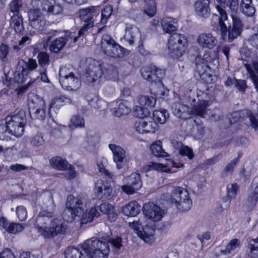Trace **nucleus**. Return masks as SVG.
I'll use <instances>...</instances> for the list:
<instances>
[{
	"instance_id": "24",
	"label": "nucleus",
	"mask_w": 258,
	"mask_h": 258,
	"mask_svg": "<svg viewBox=\"0 0 258 258\" xmlns=\"http://www.w3.org/2000/svg\"><path fill=\"white\" fill-rule=\"evenodd\" d=\"M116 106L112 109V112L117 116L120 117L128 114L131 111L130 102L125 100H118L116 101Z\"/></svg>"
},
{
	"instance_id": "60",
	"label": "nucleus",
	"mask_w": 258,
	"mask_h": 258,
	"mask_svg": "<svg viewBox=\"0 0 258 258\" xmlns=\"http://www.w3.org/2000/svg\"><path fill=\"white\" fill-rule=\"evenodd\" d=\"M87 101L89 105L91 107L94 108H99L100 107V102L101 101L95 95H93L91 96L88 97Z\"/></svg>"
},
{
	"instance_id": "30",
	"label": "nucleus",
	"mask_w": 258,
	"mask_h": 258,
	"mask_svg": "<svg viewBox=\"0 0 258 258\" xmlns=\"http://www.w3.org/2000/svg\"><path fill=\"white\" fill-rule=\"evenodd\" d=\"M140 210L141 206L136 201L130 202L122 208L123 214L127 216L135 217L140 213Z\"/></svg>"
},
{
	"instance_id": "62",
	"label": "nucleus",
	"mask_w": 258,
	"mask_h": 258,
	"mask_svg": "<svg viewBox=\"0 0 258 258\" xmlns=\"http://www.w3.org/2000/svg\"><path fill=\"white\" fill-rule=\"evenodd\" d=\"M16 214L21 221H25L27 218V212L26 209L22 206H18L16 209Z\"/></svg>"
},
{
	"instance_id": "37",
	"label": "nucleus",
	"mask_w": 258,
	"mask_h": 258,
	"mask_svg": "<svg viewBox=\"0 0 258 258\" xmlns=\"http://www.w3.org/2000/svg\"><path fill=\"white\" fill-rule=\"evenodd\" d=\"M51 165L59 170H66L69 165L68 162L60 157L52 158L50 160Z\"/></svg>"
},
{
	"instance_id": "32",
	"label": "nucleus",
	"mask_w": 258,
	"mask_h": 258,
	"mask_svg": "<svg viewBox=\"0 0 258 258\" xmlns=\"http://www.w3.org/2000/svg\"><path fill=\"white\" fill-rule=\"evenodd\" d=\"M18 63L20 64V68H22V70L26 72L28 75L38 68L36 60L31 58H28L27 61L21 59L19 61Z\"/></svg>"
},
{
	"instance_id": "34",
	"label": "nucleus",
	"mask_w": 258,
	"mask_h": 258,
	"mask_svg": "<svg viewBox=\"0 0 258 258\" xmlns=\"http://www.w3.org/2000/svg\"><path fill=\"white\" fill-rule=\"evenodd\" d=\"M29 78V75L26 72L22 70V68H20V64L18 63L17 67V70L14 74V77L13 80H11V82L9 83H6V85L9 86L12 84V82L17 84H22L25 83Z\"/></svg>"
},
{
	"instance_id": "58",
	"label": "nucleus",
	"mask_w": 258,
	"mask_h": 258,
	"mask_svg": "<svg viewBox=\"0 0 258 258\" xmlns=\"http://www.w3.org/2000/svg\"><path fill=\"white\" fill-rule=\"evenodd\" d=\"M239 159L238 157L234 158L224 168L223 172L226 175L231 174L233 172L236 164L239 162Z\"/></svg>"
},
{
	"instance_id": "63",
	"label": "nucleus",
	"mask_w": 258,
	"mask_h": 258,
	"mask_svg": "<svg viewBox=\"0 0 258 258\" xmlns=\"http://www.w3.org/2000/svg\"><path fill=\"white\" fill-rule=\"evenodd\" d=\"M9 51V47L8 45L2 43L0 45V59L3 61L7 60V55Z\"/></svg>"
},
{
	"instance_id": "8",
	"label": "nucleus",
	"mask_w": 258,
	"mask_h": 258,
	"mask_svg": "<svg viewBox=\"0 0 258 258\" xmlns=\"http://www.w3.org/2000/svg\"><path fill=\"white\" fill-rule=\"evenodd\" d=\"M171 204L180 212L187 211L190 209L192 205V201L189 197L186 189L180 187H175L170 196Z\"/></svg>"
},
{
	"instance_id": "48",
	"label": "nucleus",
	"mask_w": 258,
	"mask_h": 258,
	"mask_svg": "<svg viewBox=\"0 0 258 258\" xmlns=\"http://www.w3.org/2000/svg\"><path fill=\"white\" fill-rule=\"evenodd\" d=\"M216 1L220 5L219 6L221 8L227 7L233 12L237 10L239 6L238 0H217Z\"/></svg>"
},
{
	"instance_id": "18",
	"label": "nucleus",
	"mask_w": 258,
	"mask_h": 258,
	"mask_svg": "<svg viewBox=\"0 0 258 258\" xmlns=\"http://www.w3.org/2000/svg\"><path fill=\"white\" fill-rule=\"evenodd\" d=\"M61 87L68 91H76L81 85L80 78L75 74L59 81Z\"/></svg>"
},
{
	"instance_id": "42",
	"label": "nucleus",
	"mask_w": 258,
	"mask_h": 258,
	"mask_svg": "<svg viewBox=\"0 0 258 258\" xmlns=\"http://www.w3.org/2000/svg\"><path fill=\"white\" fill-rule=\"evenodd\" d=\"M161 25L164 31L167 33L170 34L176 30L175 23L170 18L164 19Z\"/></svg>"
},
{
	"instance_id": "38",
	"label": "nucleus",
	"mask_w": 258,
	"mask_h": 258,
	"mask_svg": "<svg viewBox=\"0 0 258 258\" xmlns=\"http://www.w3.org/2000/svg\"><path fill=\"white\" fill-rule=\"evenodd\" d=\"M153 116L154 121L161 124L164 123L169 117V113L164 109L153 111Z\"/></svg>"
},
{
	"instance_id": "12",
	"label": "nucleus",
	"mask_w": 258,
	"mask_h": 258,
	"mask_svg": "<svg viewBox=\"0 0 258 258\" xmlns=\"http://www.w3.org/2000/svg\"><path fill=\"white\" fill-rule=\"evenodd\" d=\"M142 77L151 83L162 84V80L165 75V71L155 66L144 67L141 69Z\"/></svg>"
},
{
	"instance_id": "2",
	"label": "nucleus",
	"mask_w": 258,
	"mask_h": 258,
	"mask_svg": "<svg viewBox=\"0 0 258 258\" xmlns=\"http://www.w3.org/2000/svg\"><path fill=\"white\" fill-rule=\"evenodd\" d=\"M44 204L45 206L40 213L38 220L44 221V223L42 226H38L37 229L38 232L45 238H52L58 234L62 233L64 231V228L61 220L57 218L50 221L48 227L44 225H46V221H48L49 218L52 217L55 210V205L51 195Z\"/></svg>"
},
{
	"instance_id": "7",
	"label": "nucleus",
	"mask_w": 258,
	"mask_h": 258,
	"mask_svg": "<svg viewBox=\"0 0 258 258\" xmlns=\"http://www.w3.org/2000/svg\"><path fill=\"white\" fill-rule=\"evenodd\" d=\"M187 46V40L184 34L174 33L168 40L169 54L174 59H178L185 53Z\"/></svg>"
},
{
	"instance_id": "47",
	"label": "nucleus",
	"mask_w": 258,
	"mask_h": 258,
	"mask_svg": "<svg viewBox=\"0 0 258 258\" xmlns=\"http://www.w3.org/2000/svg\"><path fill=\"white\" fill-rule=\"evenodd\" d=\"M37 59L40 69H47L49 64V55L45 52H39Z\"/></svg>"
},
{
	"instance_id": "39",
	"label": "nucleus",
	"mask_w": 258,
	"mask_h": 258,
	"mask_svg": "<svg viewBox=\"0 0 258 258\" xmlns=\"http://www.w3.org/2000/svg\"><path fill=\"white\" fill-rule=\"evenodd\" d=\"M99 216V213L95 207H92L89 212L85 214L81 219V225L90 223L93 221L95 218Z\"/></svg>"
},
{
	"instance_id": "15",
	"label": "nucleus",
	"mask_w": 258,
	"mask_h": 258,
	"mask_svg": "<svg viewBox=\"0 0 258 258\" xmlns=\"http://www.w3.org/2000/svg\"><path fill=\"white\" fill-rule=\"evenodd\" d=\"M143 212L147 218L155 222L161 220L164 214V211L152 202L144 204L143 207Z\"/></svg>"
},
{
	"instance_id": "26",
	"label": "nucleus",
	"mask_w": 258,
	"mask_h": 258,
	"mask_svg": "<svg viewBox=\"0 0 258 258\" xmlns=\"http://www.w3.org/2000/svg\"><path fill=\"white\" fill-rule=\"evenodd\" d=\"M196 14L200 17L207 18L210 15L211 10L209 0H197L195 4Z\"/></svg>"
},
{
	"instance_id": "14",
	"label": "nucleus",
	"mask_w": 258,
	"mask_h": 258,
	"mask_svg": "<svg viewBox=\"0 0 258 258\" xmlns=\"http://www.w3.org/2000/svg\"><path fill=\"white\" fill-rule=\"evenodd\" d=\"M126 184L121 186L122 190L128 195L133 194L142 186V182L140 175L137 173H133L126 178Z\"/></svg>"
},
{
	"instance_id": "16",
	"label": "nucleus",
	"mask_w": 258,
	"mask_h": 258,
	"mask_svg": "<svg viewBox=\"0 0 258 258\" xmlns=\"http://www.w3.org/2000/svg\"><path fill=\"white\" fill-rule=\"evenodd\" d=\"M198 45L203 49H213L218 43L217 37L210 32L200 33L197 39Z\"/></svg>"
},
{
	"instance_id": "43",
	"label": "nucleus",
	"mask_w": 258,
	"mask_h": 258,
	"mask_svg": "<svg viewBox=\"0 0 258 258\" xmlns=\"http://www.w3.org/2000/svg\"><path fill=\"white\" fill-rule=\"evenodd\" d=\"M156 4L154 0H145L144 12L150 17L154 16L156 12Z\"/></svg>"
},
{
	"instance_id": "49",
	"label": "nucleus",
	"mask_w": 258,
	"mask_h": 258,
	"mask_svg": "<svg viewBox=\"0 0 258 258\" xmlns=\"http://www.w3.org/2000/svg\"><path fill=\"white\" fill-rule=\"evenodd\" d=\"M65 258H80L81 252L78 248L69 246L64 251Z\"/></svg>"
},
{
	"instance_id": "29",
	"label": "nucleus",
	"mask_w": 258,
	"mask_h": 258,
	"mask_svg": "<svg viewBox=\"0 0 258 258\" xmlns=\"http://www.w3.org/2000/svg\"><path fill=\"white\" fill-rule=\"evenodd\" d=\"M100 211L107 215L108 220L113 222H114L117 218V214L115 210V208L111 204L105 202L100 205Z\"/></svg>"
},
{
	"instance_id": "17",
	"label": "nucleus",
	"mask_w": 258,
	"mask_h": 258,
	"mask_svg": "<svg viewBox=\"0 0 258 258\" xmlns=\"http://www.w3.org/2000/svg\"><path fill=\"white\" fill-rule=\"evenodd\" d=\"M30 25L36 30H42L46 24V20L39 9H31L28 11Z\"/></svg>"
},
{
	"instance_id": "6",
	"label": "nucleus",
	"mask_w": 258,
	"mask_h": 258,
	"mask_svg": "<svg viewBox=\"0 0 258 258\" xmlns=\"http://www.w3.org/2000/svg\"><path fill=\"white\" fill-rule=\"evenodd\" d=\"M101 47L104 54L114 58H122L130 53V51L119 45L107 34L102 36Z\"/></svg>"
},
{
	"instance_id": "55",
	"label": "nucleus",
	"mask_w": 258,
	"mask_h": 258,
	"mask_svg": "<svg viewBox=\"0 0 258 258\" xmlns=\"http://www.w3.org/2000/svg\"><path fill=\"white\" fill-rule=\"evenodd\" d=\"M159 126L157 123L155 121L145 120V134L154 133L158 130Z\"/></svg>"
},
{
	"instance_id": "44",
	"label": "nucleus",
	"mask_w": 258,
	"mask_h": 258,
	"mask_svg": "<svg viewBox=\"0 0 258 258\" xmlns=\"http://www.w3.org/2000/svg\"><path fill=\"white\" fill-rule=\"evenodd\" d=\"M85 126V120L80 115H74L70 119L69 126L71 130L82 128Z\"/></svg>"
},
{
	"instance_id": "40",
	"label": "nucleus",
	"mask_w": 258,
	"mask_h": 258,
	"mask_svg": "<svg viewBox=\"0 0 258 258\" xmlns=\"http://www.w3.org/2000/svg\"><path fill=\"white\" fill-rule=\"evenodd\" d=\"M22 21V17L17 14L12 16L11 25L16 33H21L24 30Z\"/></svg>"
},
{
	"instance_id": "19",
	"label": "nucleus",
	"mask_w": 258,
	"mask_h": 258,
	"mask_svg": "<svg viewBox=\"0 0 258 258\" xmlns=\"http://www.w3.org/2000/svg\"><path fill=\"white\" fill-rule=\"evenodd\" d=\"M94 191L98 198L105 199L110 196L112 189L107 181L98 180L95 182Z\"/></svg>"
},
{
	"instance_id": "4",
	"label": "nucleus",
	"mask_w": 258,
	"mask_h": 258,
	"mask_svg": "<svg viewBox=\"0 0 258 258\" xmlns=\"http://www.w3.org/2000/svg\"><path fill=\"white\" fill-rule=\"evenodd\" d=\"M89 258H108L110 247L108 242L96 238L88 239L82 245Z\"/></svg>"
},
{
	"instance_id": "64",
	"label": "nucleus",
	"mask_w": 258,
	"mask_h": 258,
	"mask_svg": "<svg viewBox=\"0 0 258 258\" xmlns=\"http://www.w3.org/2000/svg\"><path fill=\"white\" fill-rule=\"evenodd\" d=\"M234 87L240 92L244 93L247 87L246 82L244 80H235Z\"/></svg>"
},
{
	"instance_id": "53",
	"label": "nucleus",
	"mask_w": 258,
	"mask_h": 258,
	"mask_svg": "<svg viewBox=\"0 0 258 258\" xmlns=\"http://www.w3.org/2000/svg\"><path fill=\"white\" fill-rule=\"evenodd\" d=\"M148 114L147 109L143 106H136L133 110L134 115L139 118H144L147 116Z\"/></svg>"
},
{
	"instance_id": "46",
	"label": "nucleus",
	"mask_w": 258,
	"mask_h": 258,
	"mask_svg": "<svg viewBox=\"0 0 258 258\" xmlns=\"http://www.w3.org/2000/svg\"><path fill=\"white\" fill-rule=\"evenodd\" d=\"M240 244V241L237 238L231 239L226 246L225 249L221 250V253L223 255H227L231 253Z\"/></svg>"
},
{
	"instance_id": "52",
	"label": "nucleus",
	"mask_w": 258,
	"mask_h": 258,
	"mask_svg": "<svg viewBox=\"0 0 258 258\" xmlns=\"http://www.w3.org/2000/svg\"><path fill=\"white\" fill-rule=\"evenodd\" d=\"M253 33L247 39L250 45L258 49V25L253 28Z\"/></svg>"
},
{
	"instance_id": "50",
	"label": "nucleus",
	"mask_w": 258,
	"mask_h": 258,
	"mask_svg": "<svg viewBox=\"0 0 258 258\" xmlns=\"http://www.w3.org/2000/svg\"><path fill=\"white\" fill-rule=\"evenodd\" d=\"M45 143L42 135L41 133H37L30 139V145L33 147H39L43 145Z\"/></svg>"
},
{
	"instance_id": "9",
	"label": "nucleus",
	"mask_w": 258,
	"mask_h": 258,
	"mask_svg": "<svg viewBox=\"0 0 258 258\" xmlns=\"http://www.w3.org/2000/svg\"><path fill=\"white\" fill-rule=\"evenodd\" d=\"M86 199L84 196H78L75 197L72 195L68 196L66 206L72 218L80 217L84 214L86 210Z\"/></svg>"
},
{
	"instance_id": "61",
	"label": "nucleus",
	"mask_w": 258,
	"mask_h": 258,
	"mask_svg": "<svg viewBox=\"0 0 258 258\" xmlns=\"http://www.w3.org/2000/svg\"><path fill=\"white\" fill-rule=\"evenodd\" d=\"M179 153L182 156H187L189 159H192L194 156L192 150L186 146L181 147Z\"/></svg>"
},
{
	"instance_id": "25",
	"label": "nucleus",
	"mask_w": 258,
	"mask_h": 258,
	"mask_svg": "<svg viewBox=\"0 0 258 258\" xmlns=\"http://www.w3.org/2000/svg\"><path fill=\"white\" fill-rule=\"evenodd\" d=\"M27 102L29 112L36 109L44 107L45 106V101L43 98L34 93L29 94Z\"/></svg>"
},
{
	"instance_id": "33",
	"label": "nucleus",
	"mask_w": 258,
	"mask_h": 258,
	"mask_svg": "<svg viewBox=\"0 0 258 258\" xmlns=\"http://www.w3.org/2000/svg\"><path fill=\"white\" fill-rule=\"evenodd\" d=\"M69 40L65 37H58L53 40L49 46V50L55 53H59L65 46Z\"/></svg>"
},
{
	"instance_id": "10",
	"label": "nucleus",
	"mask_w": 258,
	"mask_h": 258,
	"mask_svg": "<svg viewBox=\"0 0 258 258\" xmlns=\"http://www.w3.org/2000/svg\"><path fill=\"white\" fill-rule=\"evenodd\" d=\"M103 75L102 66L99 61L89 64L85 73V80L91 86L99 85Z\"/></svg>"
},
{
	"instance_id": "45",
	"label": "nucleus",
	"mask_w": 258,
	"mask_h": 258,
	"mask_svg": "<svg viewBox=\"0 0 258 258\" xmlns=\"http://www.w3.org/2000/svg\"><path fill=\"white\" fill-rule=\"evenodd\" d=\"M46 106L44 107L36 109L29 112L30 116L33 120L43 121L46 117Z\"/></svg>"
},
{
	"instance_id": "20",
	"label": "nucleus",
	"mask_w": 258,
	"mask_h": 258,
	"mask_svg": "<svg viewBox=\"0 0 258 258\" xmlns=\"http://www.w3.org/2000/svg\"><path fill=\"white\" fill-rule=\"evenodd\" d=\"M100 11L99 6H90L80 9L78 12L79 17L82 22L94 21L93 20L94 17L97 16Z\"/></svg>"
},
{
	"instance_id": "57",
	"label": "nucleus",
	"mask_w": 258,
	"mask_h": 258,
	"mask_svg": "<svg viewBox=\"0 0 258 258\" xmlns=\"http://www.w3.org/2000/svg\"><path fill=\"white\" fill-rule=\"evenodd\" d=\"M24 227L23 225L19 223L12 222L9 225L7 232L9 233L15 234L22 231L24 230Z\"/></svg>"
},
{
	"instance_id": "51",
	"label": "nucleus",
	"mask_w": 258,
	"mask_h": 258,
	"mask_svg": "<svg viewBox=\"0 0 258 258\" xmlns=\"http://www.w3.org/2000/svg\"><path fill=\"white\" fill-rule=\"evenodd\" d=\"M74 74L72 67L63 66L59 69V81Z\"/></svg>"
},
{
	"instance_id": "11",
	"label": "nucleus",
	"mask_w": 258,
	"mask_h": 258,
	"mask_svg": "<svg viewBox=\"0 0 258 258\" xmlns=\"http://www.w3.org/2000/svg\"><path fill=\"white\" fill-rule=\"evenodd\" d=\"M212 53L214 55V58H215L217 56V53L215 51L204 54V58H202L201 56H198L195 58L196 71L200 78L207 82L209 81L208 79L212 77L209 73L211 68L207 64L208 62L211 61V59L208 58V56H210Z\"/></svg>"
},
{
	"instance_id": "13",
	"label": "nucleus",
	"mask_w": 258,
	"mask_h": 258,
	"mask_svg": "<svg viewBox=\"0 0 258 258\" xmlns=\"http://www.w3.org/2000/svg\"><path fill=\"white\" fill-rule=\"evenodd\" d=\"M39 10L46 13L48 15H57L63 11L62 8L55 0H34Z\"/></svg>"
},
{
	"instance_id": "41",
	"label": "nucleus",
	"mask_w": 258,
	"mask_h": 258,
	"mask_svg": "<svg viewBox=\"0 0 258 258\" xmlns=\"http://www.w3.org/2000/svg\"><path fill=\"white\" fill-rule=\"evenodd\" d=\"M138 102L142 106L153 107L155 105L156 99L153 96L140 95L138 97Z\"/></svg>"
},
{
	"instance_id": "35",
	"label": "nucleus",
	"mask_w": 258,
	"mask_h": 258,
	"mask_svg": "<svg viewBox=\"0 0 258 258\" xmlns=\"http://www.w3.org/2000/svg\"><path fill=\"white\" fill-rule=\"evenodd\" d=\"M244 66L251 80L258 79V61L252 60L250 63H244Z\"/></svg>"
},
{
	"instance_id": "54",
	"label": "nucleus",
	"mask_w": 258,
	"mask_h": 258,
	"mask_svg": "<svg viewBox=\"0 0 258 258\" xmlns=\"http://www.w3.org/2000/svg\"><path fill=\"white\" fill-rule=\"evenodd\" d=\"M112 13V8L110 6H106L101 11L100 22L104 24L106 23L107 19L110 17Z\"/></svg>"
},
{
	"instance_id": "23",
	"label": "nucleus",
	"mask_w": 258,
	"mask_h": 258,
	"mask_svg": "<svg viewBox=\"0 0 258 258\" xmlns=\"http://www.w3.org/2000/svg\"><path fill=\"white\" fill-rule=\"evenodd\" d=\"M129 226L131 228L133 229L138 235L143 239H145L146 238H148L150 235L153 234L152 232L150 233L148 232L149 230L152 231V229L146 225L145 226L143 225L140 219L137 221L130 222Z\"/></svg>"
},
{
	"instance_id": "28",
	"label": "nucleus",
	"mask_w": 258,
	"mask_h": 258,
	"mask_svg": "<svg viewBox=\"0 0 258 258\" xmlns=\"http://www.w3.org/2000/svg\"><path fill=\"white\" fill-rule=\"evenodd\" d=\"M71 100L70 98L64 96H60L53 98L49 105L48 114L50 118L52 117L51 112L52 109L56 108L58 110L61 107L67 104H71Z\"/></svg>"
},
{
	"instance_id": "22",
	"label": "nucleus",
	"mask_w": 258,
	"mask_h": 258,
	"mask_svg": "<svg viewBox=\"0 0 258 258\" xmlns=\"http://www.w3.org/2000/svg\"><path fill=\"white\" fill-rule=\"evenodd\" d=\"M138 37L141 39V36L138 28L134 25L126 24L122 39L130 45H133Z\"/></svg>"
},
{
	"instance_id": "36",
	"label": "nucleus",
	"mask_w": 258,
	"mask_h": 258,
	"mask_svg": "<svg viewBox=\"0 0 258 258\" xmlns=\"http://www.w3.org/2000/svg\"><path fill=\"white\" fill-rule=\"evenodd\" d=\"M150 150L152 154L156 157H169V155L163 149L162 142L159 140L156 141L152 144L150 146Z\"/></svg>"
},
{
	"instance_id": "1",
	"label": "nucleus",
	"mask_w": 258,
	"mask_h": 258,
	"mask_svg": "<svg viewBox=\"0 0 258 258\" xmlns=\"http://www.w3.org/2000/svg\"><path fill=\"white\" fill-rule=\"evenodd\" d=\"M206 95L201 91L198 92L192 89L187 90L185 93V99L192 106V109L190 111L187 106L176 102L172 106L173 114L184 120L189 118L191 114L204 118L207 108L209 106V102L203 98V96Z\"/></svg>"
},
{
	"instance_id": "3",
	"label": "nucleus",
	"mask_w": 258,
	"mask_h": 258,
	"mask_svg": "<svg viewBox=\"0 0 258 258\" xmlns=\"http://www.w3.org/2000/svg\"><path fill=\"white\" fill-rule=\"evenodd\" d=\"M216 8L220 15L219 17L216 15V17H218L217 19L220 27L222 39L225 40L227 37L228 41L231 42L241 34L242 28L241 21L237 18L232 17V26H229L228 30L226 23L228 20L226 11L219 6H216Z\"/></svg>"
},
{
	"instance_id": "31",
	"label": "nucleus",
	"mask_w": 258,
	"mask_h": 258,
	"mask_svg": "<svg viewBox=\"0 0 258 258\" xmlns=\"http://www.w3.org/2000/svg\"><path fill=\"white\" fill-rule=\"evenodd\" d=\"M239 9L240 12L246 17H252L255 12V9L252 0H241Z\"/></svg>"
},
{
	"instance_id": "5",
	"label": "nucleus",
	"mask_w": 258,
	"mask_h": 258,
	"mask_svg": "<svg viewBox=\"0 0 258 258\" xmlns=\"http://www.w3.org/2000/svg\"><path fill=\"white\" fill-rule=\"evenodd\" d=\"M5 121L6 131L9 134L17 137H21L23 134L26 123L25 111L20 110L17 113L8 116Z\"/></svg>"
},
{
	"instance_id": "56",
	"label": "nucleus",
	"mask_w": 258,
	"mask_h": 258,
	"mask_svg": "<svg viewBox=\"0 0 258 258\" xmlns=\"http://www.w3.org/2000/svg\"><path fill=\"white\" fill-rule=\"evenodd\" d=\"M10 12L15 15H19L20 9L22 7V1L21 0H13L9 5Z\"/></svg>"
},
{
	"instance_id": "59",
	"label": "nucleus",
	"mask_w": 258,
	"mask_h": 258,
	"mask_svg": "<svg viewBox=\"0 0 258 258\" xmlns=\"http://www.w3.org/2000/svg\"><path fill=\"white\" fill-rule=\"evenodd\" d=\"M247 115L249 118L251 126L255 130H258V113L254 114L251 111H248L247 112Z\"/></svg>"
},
{
	"instance_id": "21",
	"label": "nucleus",
	"mask_w": 258,
	"mask_h": 258,
	"mask_svg": "<svg viewBox=\"0 0 258 258\" xmlns=\"http://www.w3.org/2000/svg\"><path fill=\"white\" fill-rule=\"evenodd\" d=\"M109 148L113 154V160L115 162L118 169H121L124 165L125 151L121 147L115 144H110Z\"/></svg>"
},
{
	"instance_id": "27",
	"label": "nucleus",
	"mask_w": 258,
	"mask_h": 258,
	"mask_svg": "<svg viewBox=\"0 0 258 258\" xmlns=\"http://www.w3.org/2000/svg\"><path fill=\"white\" fill-rule=\"evenodd\" d=\"M239 186L236 183L227 184L226 186L227 196L222 197V201L225 204V206L229 207L231 201L234 199L239 191Z\"/></svg>"
}]
</instances>
